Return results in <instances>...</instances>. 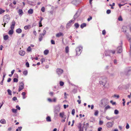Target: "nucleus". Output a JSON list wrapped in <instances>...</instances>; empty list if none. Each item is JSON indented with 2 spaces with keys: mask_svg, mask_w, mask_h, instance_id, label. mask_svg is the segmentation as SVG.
<instances>
[{
  "mask_svg": "<svg viewBox=\"0 0 131 131\" xmlns=\"http://www.w3.org/2000/svg\"><path fill=\"white\" fill-rule=\"evenodd\" d=\"M46 121L48 122H50L51 121V117L49 116H48L46 118Z\"/></svg>",
  "mask_w": 131,
  "mask_h": 131,
  "instance_id": "obj_21",
  "label": "nucleus"
},
{
  "mask_svg": "<svg viewBox=\"0 0 131 131\" xmlns=\"http://www.w3.org/2000/svg\"><path fill=\"white\" fill-rule=\"evenodd\" d=\"M82 48L81 47H79L77 48L76 49L77 55L79 56L81 54L82 51Z\"/></svg>",
  "mask_w": 131,
  "mask_h": 131,
  "instance_id": "obj_4",
  "label": "nucleus"
},
{
  "mask_svg": "<svg viewBox=\"0 0 131 131\" xmlns=\"http://www.w3.org/2000/svg\"><path fill=\"white\" fill-rule=\"evenodd\" d=\"M26 66L27 67H29V64L28 62H27L26 63Z\"/></svg>",
  "mask_w": 131,
  "mask_h": 131,
  "instance_id": "obj_53",
  "label": "nucleus"
},
{
  "mask_svg": "<svg viewBox=\"0 0 131 131\" xmlns=\"http://www.w3.org/2000/svg\"><path fill=\"white\" fill-rule=\"evenodd\" d=\"M11 78H9L8 79V80H7V82H9L11 81Z\"/></svg>",
  "mask_w": 131,
  "mask_h": 131,
  "instance_id": "obj_63",
  "label": "nucleus"
},
{
  "mask_svg": "<svg viewBox=\"0 0 131 131\" xmlns=\"http://www.w3.org/2000/svg\"><path fill=\"white\" fill-rule=\"evenodd\" d=\"M107 52L109 53H112L113 54H114L115 52V51L114 50H109Z\"/></svg>",
  "mask_w": 131,
  "mask_h": 131,
  "instance_id": "obj_28",
  "label": "nucleus"
},
{
  "mask_svg": "<svg viewBox=\"0 0 131 131\" xmlns=\"http://www.w3.org/2000/svg\"><path fill=\"white\" fill-rule=\"evenodd\" d=\"M30 27V26L29 25L28 26H25L24 27V28L25 30L28 29Z\"/></svg>",
  "mask_w": 131,
  "mask_h": 131,
  "instance_id": "obj_25",
  "label": "nucleus"
},
{
  "mask_svg": "<svg viewBox=\"0 0 131 131\" xmlns=\"http://www.w3.org/2000/svg\"><path fill=\"white\" fill-rule=\"evenodd\" d=\"M3 38L4 40H6L8 39V35H5L4 36Z\"/></svg>",
  "mask_w": 131,
  "mask_h": 131,
  "instance_id": "obj_27",
  "label": "nucleus"
},
{
  "mask_svg": "<svg viewBox=\"0 0 131 131\" xmlns=\"http://www.w3.org/2000/svg\"><path fill=\"white\" fill-rule=\"evenodd\" d=\"M114 124V122L113 121L112 122H108L106 124V126L108 128L112 127L113 125Z\"/></svg>",
  "mask_w": 131,
  "mask_h": 131,
  "instance_id": "obj_9",
  "label": "nucleus"
},
{
  "mask_svg": "<svg viewBox=\"0 0 131 131\" xmlns=\"http://www.w3.org/2000/svg\"><path fill=\"white\" fill-rule=\"evenodd\" d=\"M106 118L108 119V120H111V119H113V117H109L108 116H107L106 117Z\"/></svg>",
  "mask_w": 131,
  "mask_h": 131,
  "instance_id": "obj_42",
  "label": "nucleus"
},
{
  "mask_svg": "<svg viewBox=\"0 0 131 131\" xmlns=\"http://www.w3.org/2000/svg\"><path fill=\"white\" fill-rule=\"evenodd\" d=\"M79 16V15L78 14V12H77L75 15H74L73 18L74 19L73 20L74 21V20L76 18H77Z\"/></svg>",
  "mask_w": 131,
  "mask_h": 131,
  "instance_id": "obj_17",
  "label": "nucleus"
},
{
  "mask_svg": "<svg viewBox=\"0 0 131 131\" xmlns=\"http://www.w3.org/2000/svg\"><path fill=\"white\" fill-rule=\"evenodd\" d=\"M92 19V17H90L89 18L87 19V20L88 21H89L90 20H91Z\"/></svg>",
  "mask_w": 131,
  "mask_h": 131,
  "instance_id": "obj_60",
  "label": "nucleus"
},
{
  "mask_svg": "<svg viewBox=\"0 0 131 131\" xmlns=\"http://www.w3.org/2000/svg\"><path fill=\"white\" fill-rule=\"evenodd\" d=\"M27 70H25L23 72V73L25 75H26L27 74Z\"/></svg>",
  "mask_w": 131,
  "mask_h": 131,
  "instance_id": "obj_34",
  "label": "nucleus"
},
{
  "mask_svg": "<svg viewBox=\"0 0 131 131\" xmlns=\"http://www.w3.org/2000/svg\"><path fill=\"white\" fill-rule=\"evenodd\" d=\"M111 10L110 9H108L106 11V13L107 14H109L110 13Z\"/></svg>",
  "mask_w": 131,
  "mask_h": 131,
  "instance_id": "obj_46",
  "label": "nucleus"
},
{
  "mask_svg": "<svg viewBox=\"0 0 131 131\" xmlns=\"http://www.w3.org/2000/svg\"><path fill=\"white\" fill-rule=\"evenodd\" d=\"M16 32L18 34H20L22 30L20 28H18L16 30Z\"/></svg>",
  "mask_w": 131,
  "mask_h": 131,
  "instance_id": "obj_18",
  "label": "nucleus"
},
{
  "mask_svg": "<svg viewBox=\"0 0 131 131\" xmlns=\"http://www.w3.org/2000/svg\"><path fill=\"white\" fill-rule=\"evenodd\" d=\"M129 126L128 123H127L126 126V128L127 129H128L129 128Z\"/></svg>",
  "mask_w": 131,
  "mask_h": 131,
  "instance_id": "obj_57",
  "label": "nucleus"
},
{
  "mask_svg": "<svg viewBox=\"0 0 131 131\" xmlns=\"http://www.w3.org/2000/svg\"><path fill=\"white\" fill-rule=\"evenodd\" d=\"M41 11L43 12H44L45 11V8L44 7H42L41 9Z\"/></svg>",
  "mask_w": 131,
  "mask_h": 131,
  "instance_id": "obj_47",
  "label": "nucleus"
},
{
  "mask_svg": "<svg viewBox=\"0 0 131 131\" xmlns=\"http://www.w3.org/2000/svg\"><path fill=\"white\" fill-rule=\"evenodd\" d=\"M49 94L51 96H52L53 95V92H51L49 93Z\"/></svg>",
  "mask_w": 131,
  "mask_h": 131,
  "instance_id": "obj_56",
  "label": "nucleus"
},
{
  "mask_svg": "<svg viewBox=\"0 0 131 131\" xmlns=\"http://www.w3.org/2000/svg\"><path fill=\"white\" fill-rule=\"evenodd\" d=\"M31 49L30 46L27 49V51H31Z\"/></svg>",
  "mask_w": 131,
  "mask_h": 131,
  "instance_id": "obj_44",
  "label": "nucleus"
},
{
  "mask_svg": "<svg viewBox=\"0 0 131 131\" xmlns=\"http://www.w3.org/2000/svg\"><path fill=\"white\" fill-rule=\"evenodd\" d=\"M51 43L52 44L54 45L55 44V42L53 40H51Z\"/></svg>",
  "mask_w": 131,
  "mask_h": 131,
  "instance_id": "obj_52",
  "label": "nucleus"
},
{
  "mask_svg": "<svg viewBox=\"0 0 131 131\" xmlns=\"http://www.w3.org/2000/svg\"><path fill=\"white\" fill-rule=\"evenodd\" d=\"M102 127H99L98 128V131H101V130L102 129Z\"/></svg>",
  "mask_w": 131,
  "mask_h": 131,
  "instance_id": "obj_64",
  "label": "nucleus"
},
{
  "mask_svg": "<svg viewBox=\"0 0 131 131\" xmlns=\"http://www.w3.org/2000/svg\"><path fill=\"white\" fill-rule=\"evenodd\" d=\"M117 52L118 53H121L122 51V46H119L117 48Z\"/></svg>",
  "mask_w": 131,
  "mask_h": 131,
  "instance_id": "obj_11",
  "label": "nucleus"
},
{
  "mask_svg": "<svg viewBox=\"0 0 131 131\" xmlns=\"http://www.w3.org/2000/svg\"><path fill=\"white\" fill-rule=\"evenodd\" d=\"M25 51L22 50H21L19 51V54L21 56H24L25 54Z\"/></svg>",
  "mask_w": 131,
  "mask_h": 131,
  "instance_id": "obj_13",
  "label": "nucleus"
},
{
  "mask_svg": "<svg viewBox=\"0 0 131 131\" xmlns=\"http://www.w3.org/2000/svg\"><path fill=\"white\" fill-rule=\"evenodd\" d=\"M63 34L61 32H59L56 34V36L57 37H59L61 36H63Z\"/></svg>",
  "mask_w": 131,
  "mask_h": 131,
  "instance_id": "obj_15",
  "label": "nucleus"
},
{
  "mask_svg": "<svg viewBox=\"0 0 131 131\" xmlns=\"http://www.w3.org/2000/svg\"><path fill=\"white\" fill-rule=\"evenodd\" d=\"M3 46L1 45L0 46V50H2L3 49Z\"/></svg>",
  "mask_w": 131,
  "mask_h": 131,
  "instance_id": "obj_62",
  "label": "nucleus"
},
{
  "mask_svg": "<svg viewBox=\"0 0 131 131\" xmlns=\"http://www.w3.org/2000/svg\"><path fill=\"white\" fill-rule=\"evenodd\" d=\"M98 110H96L95 112L94 115L95 116H97L98 115Z\"/></svg>",
  "mask_w": 131,
  "mask_h": 131,
  "instance_id": "obj_39",
  "label": "nucleus"
},
{
  "mask_svg": "<svg viewBox=\"0 0 131 131\" xmlns=\"http://www.w3.org/2000/svg\"><path fill=\"white\" fill-rule=\"evenodd\" d=\"M110 102L113 105H114L116 104V102H113L112 100H111L110 101Z\"/></svg>",
  "mask_w": 131,
  "mask_h": 131,
  "instance_id": "obj_50",
  "label": "nucleus"
},
{
  "mask_svg": "<svg viewBox=\"0 0 131 131\" xmlns=\"http://www.w3.org/2000/svg\"><path fill=\"white\" fill-rule=\"evenodd\" d=\"M108 102V101L107 99H104L101 101V103L104 106L107 105Z\"/></svg>",
  "mask_w": 131,
  "mask_h": 131,
  "instance_id": "obj_3",
  "label": "nucleus"
},
{
  "mask_svg": "<svg viewBox=\"0 0 131 131\" xmlns=\"http://www.w3.org/2000/svg\"><path fill=\"white\" fill-rule=\"evenodd\" d=\"M114 113L116 115L118 114L119 113V111L117 110H115L114 111Z\"/></svg>",
  "mask_w": 131,
  "mask_h": 131,
  "instance_id": "obj_38",
  "label": "nucleus"
},
{
  "mask_svg": "<svg viewBox=\"0 0 131 131\" xmlns=\"http://www.w3.org/2000/svg\"><path fill=\"white\" fill-rule=\"evenodd\" d=\"M49 50H46L44 51V53L45 55H47L49 53Z\"/></svg>",
  "mask_w": 131,
  "mask_h": 131,
  "instance_id": "obj_32",
  "label": "nucleus"
},
{
  "mask_svg": "<svg viewBox=\"0 0 131 131\" xmlns=\"http://www.w3.org/2000/svg\"><path fill=\"white\" fill-rule=\"evenodd\" d=\"M43 36H43V35H42V34H40L39 35V41H40L42 40V39L43 38Z\"/></svg>",
  "mask_w": 131,
  "mask_h": 131,
  "instance_id": "obj_16",
  "label": "nucleus"
},
{
  "mask_svg": "<svg viewBox=\"0 0 131 131\" xmlns=\"http://www.w3.org/2000/svg\"><path fill=\"white\" fill-rule=\"evenodd\" d=\"M75 110L74 109H73L72 110V112H71V113H72V114L74 115V113H75Z\"/></svg>",
  "mask_w": 131,
  "mask_h": 131,
  "instance_id": "obj_43",
  "label": "nucleus"
},
{
  "mask_svg": "<svg viewBox=\"0 0 131 131\" xmlns=\"http://www.w3.org/2000/svg\"><path fill=\"white\" fill-rule=\"evenodd\" d=\"M64 84V83L62 81H60V85L61 86H63Z\"/></svg>",
  "mask_w": 131,
  "mask_h": 131,
  "instance_id": "obj_45",
  "label": "nucleus"
},
{
  "mask_svg": "<svg viewBox=\"0 0 131 131\" xmlns=\"http://www.w3.org/2000/svg\"><path fill=\"white\" fill-rule=\"evenodd\" d=\"M102 33L103 35H105V34H106V31L105 30H103Z\"/></svg>",
  "mask_w": 131,
  "mask_h": 131,
  "instance_id": "obj_58",
  "label": "nucleus"
},
{
  "mask_svg": "<svg viewBox=\"0 0 131 131\" xmlns=\"http://www.w3.org/2000/svg\"><path fill=\"white\" fill-rule=\"evenodd\" d=\"M12 99H13V100L14 101H16L17 100V97L15 96L13 97Z\"/></svg>",
  "mask_w": 131,
  "mask_h": 131,
  "instance_id": "obj_55",
  "label": "nucleus"
},
{
  "mask_svg": "<svg viewBox=\"0 0 131 131\" xmlns=\"http://www.w3.org/2000/svg\"><path fill=\"white\" fill-rule=\"evenodd\" d=\"M22 127H18V128L16 129V131H18L19 130L20 131H21V129H22Z\"/></svg>",
  "mask_w": 131,
  "mask_h": 131,
  "instance_id": "obj_35",
  "label": "nucleus"
},
{
  "mask_svg": "<svg viewBox=\"0 0 131 131\" xmlns=\"http://www.w3.org/2000/svg\"><path fill=\"white\" fill-rule=\"evenodd\" d=\"M14 32L13 30L11 29L8 32V34L9 35H12Z\"/></svg>",
  "mask_w": 131,
  "mask_h": 131,
  "instance_id": "obj_22",
  "label": "nucleus"
},
{
  "mask_svg": "<svg viewBox=\"0 0 131 131\" xmlns=\"http://www.w3.org/2000/svg\"><path fill=\"white\" fill-rule=\"evenodd\" d=\"M15 23L14 21H13L11 25L10 28L11 29L13 30L14 28V26L15 25Z\"/></svg>",
  "mask_w": 131,
  "mask_h": 131,
  "instance_id": "obj_12",
  "label": "nucleus"
},
{
  "mask_svg": "<svg viewBox=\"0 0 131 131\" xmlns=\"http://www.w3.org/2000/svg\"><path fill=\"white\" fill-rule=\"evenodd\" d=\"M86 26V24L85 23H83V24H82L81 26H80V27H81V28H82V29H83L84 27H85Z\"/></svg>",
  "mask_w": 131,
  "mask_h": 131,
  "instance_id": "obj_23",
  "label": "nucleus"
},
{
  "mask_svg": "<svg viewBox=\"0 0 131 131\" xmlns=\"http://www.w3.org/2000/svg\"><path fill=\"white\" fill-rule=\"evenodd\" d=\"M103 123V122L101 121H99V124L100 125H102Z\"/></svg>",
  "mask_w": 131,
  "mask_h": 131,
  "instance_id": "obj_61",
  "label": "nucleus"
},
{
  "mask_svg": "<svg viewBox=\"0 0 131 131\" xmlns=\"http://www.w3.org/2000/svg\"><path fill=\"white\" fill-rule=\"evenodd\" d=\"M107 79L106 78H104L102 79L101 81H100V84H102L103 86H104L107 83Z\"/></svg>",
  "mask_w": 131,
  "mask_h": 131,
  "instance_id": "obj_5",
  "label": "nucleus"
},
{
  "mask_svg": "<svg viewBox=\"0 0 131 131\" xmlns=\"http://www.w3.org/2000/svg\"><path fill=\"white\" fill-rule=\"evenodd\" d=\"M16 108H17V109H18L19 110H20V107H19L18 105H16Z\"/></svg>",
  "mask_w": 131,
  "mask_h": 131,
  "instance_id": "obj_59",
  "label": "nucleus"
},
{
  "mask_svg": "<svg viewBox=\"0 0 131 131\" xmlns=\"http://www.w3.org/2000/svg\"><path fill=\"white\" fill-rule=\"evenodd\" d=\"M10 17L8 15H6L4 16L3 18V21L5 23V24H6L9 21L10 19Z\"/></svg>",
  "mask_w": 131,
  "mask_h": 131,
  "instance_id": "obj_1",
  "label": "nucleus"
},
{
  "mask_svg": "<svg viewBox=\"0 0 131 131\" xmlns=\"http://www.w3.org/2000/svg\"><path fill=\"white\" fill-rule=\"evenodd\" d=\"M118 20L119 21H122L123 19L121 16H120L118 18Z\"/></svg>",
  "mask_w": 131,
  "mask_h": 131,
  "instance_id": "obj_51",
  "label": "nucleus"
},
{
  "mask_svg": "<svg viewBox=\"0 0 131 131\" xmlns=\"http://www.w3.org/2000/svg\"><path fill=\"white\" fill-rule=\"evenodd\" d=\"M1 123L2 124H5L6 123V121L4 119H1L0 121Z\"/></svg>",
  "mask_w": 131,
  "mask_h": 131,
  "instance_id": "obj_24",
  "label": "nucleus"
},
{
  "mask_svg": "<svg viewBox=\"0 0 131 131\" xmlns=\"http://www.w3.org/2000/svg\"><path fill=\"white\" fill-rule=\"evenodd\" d=\"M5 12V10L1 8H0V14H2Z\"/></svg>",
  "mask_w": 131,
  "mask_h": 131,
  "instance_id": "obj_40",
  "label": "nucleus"
},
{
  "mask_svg": "<svg viewBox=\"0 0 131 131\" xmlns=\"http://www.w3.org/2000/svg\"><path fill=\"white\" fill-rule=\"evenodd\" d=\"M28 13L29 14H32L33 13V9H30L28 11Z\"/></svg>",
  "mask_w": 131,
  "mask_h": 131,
  "instance_id": "obj_31",
  "label": "nucleus"
},
{
  "mask_svg": "<svg viewBox=\"0 0 131 131\" xmlns=\"http://www.w3.org/2000/svg\"><path fill=\"white\" fill-rule=\"evenodd\" d=\"M26 93L24 92H23L21 93V95L23 96V99H25L26 96Z\"/></svg>",
  "mask_w": 131,
  "mask_h": 131,
  "instance_id": "obj_20",
  "label": "nucleus"
},
{
  "mask_svg": "<svg viewBox=\"0 0 131 131\" xmlns=\"http://www.w3.org/2000/svg\"><path fill=\"white\" fill-rule=\"evenodd\" d=\"M12 112L14 113H16L17 111V109H12Z\"/></svg>",
  "mask_w": 131,
  "mask_h": 131,
  "instance_id": "obj_41",
  "label": "nucleus"
},
{
  "mask_svg": "<svg viewBox=\"0 0 131 131\" xmlns=\"http://www.w3.org/2000/svg\"><path fill=\"white\" fill-rule=\"evenodd\" d=\"M24 88V84L23 82H21L20 83V84L19 85V88L18 91L19 92L22 90Z\"/></svg>",
  "mask_w": 131,
  "mask_h": 131,
  "instance_id": "obj_7",
  "label": "nucleus"
},
{
  "mask_svg": "<svg viewBox=\"0 0 131 131\" xmlns=\"http://www.w3.org/2000/svg\"><path fill=\"white\" fill-rule=\"evenodd\" d=\"M7 91L9 95H12V92L11 90L9 89H8L7 90Z\"/></svg>",
  "mask_w": 131,
  "mask_h": 131,
  "instance_id": "obj_33",
  "label": "nucleus"
},
{
  "mask_svg": "<svg viewBox=\"0 0 131 131\" xmlns=\"http://www.w3.org/2000/svg\"><path fill=\"white\" fill-rule=\"evenodd\" d=\"M74 23V21L73 20V19L70 20L68 23L66 25V27L67 28L69 27L70 26H71L72 24L71 23Z\"/></svg>",
  "mask_w": 131,
  "mask_h": 131,
  "instance_id": "obj_8",
  "label": "nucleus"
},
{
  "mask_svg": "<svg viewBox=\"0 0 131 131\" xmlns=\"http://www.w3.org/2000/svg\"><path fill=\"white\" fill-rule=\"evenodd\" d=\"M82 124L81 123H79L78 126V128L79 129V131H83V127H82Z\"/></svg>",
  "mask_w": 131,
  "mask_h": 131,
  "instance_id": "obj_14",
  "label": "nucleus"
},
{
  "mask_svg": "<svg viewBox=\"0 0 131 131\" xmlns=\"http://www.w3.org/2000/svg\"><path fill=\"white\" fill-rule=\"evenodd\" d=\"M13 81L14 82H17L18 79L16 78H14V79Z\"/></svg>",
  "mask_w": 131,
  "mask_h": 131,
  "instance_id": "obj_49",
  "label": "nucleus"
},
{
  "mask_svg": "<svg viewBox=\"0 0 131 131\" xmlns=\"http://www.w3.org/2000/svg\"><path fill=\"white\" fill-rule=\"evenodd\" d=\"M47 100L49 102H52V99L50 98H48L47 99Z\"/></svg>",
  "mask_w": 131,
  "mask_h": 131,
  "instance_id": "obj_54",
  "label": "nucleus"
},
{
  "mask_svg": "<svg viewBox=\"0 0 131 131\" xmlns=\"http://www.w3.org/2000/svg\"><path fill=\"white\" fill-rule=\"evenodd\" d=\"M63 70L61 69L58 68L56 70L57 73L59 76L63 73Z\"/></svg>",
  "mask_w": 131,
  "mask_h": 131,
  "instance_id": "obj_6",
  "label": "nucleus"
},
{
  "mask_svg": "<svg viewBox=\"0 0 131 131\" xmlns=\"http://www.w3.org/2000/svg\"><path fill=\"white\" fill-rule=\"evenodd\" d=\"M86 127H85V130H86L88 128L89 126V124L88 123H86Z\"/></svg>",
  "mask_w": 131,
  "mask_h": 131,
  "instance_id": "obj_36",
  "label": "nucleus"
},
{
  "mask_svg": "<svg viewBox=\"0 0 131 131\" xmlns=\"http://www.w3.org/2000/svg\"><path fill=\"white\" fill-rule=\"evenodd\" d=\"M111 107L109 105H107L106 106L105 108V111H106L108 109H110L111 108Z\"/></svg>",
  "mask_w": 131,
  "mask_h": 131,
  "instance_id": "obj_29",
  "label": "nucleus"
},
{
  "mask_svg": "<svg viewBox=\"0 0 131 131\" xmlns=\"http://www.w3.org/2000/svg\"><path fill=\"white\" fill-rule=\"evenodd\" d=\"M60 110V107L59 106L57 105L55 107L54 113V116H57V115L58 113L59 112Z\"/></svg>",
  "mask_w": 131,
  "mask_h": 131,
  "instance_id": "obj_2",
  "label": "nucleus"
},
{
  "mask_svg": "<svg viewBox=\"0 0 131 131\" xmlns=\"http://www.w3.org/2000/svg\"><path fill=\"white\" fill-rule=\"evenodd\" d=\"M59 115L62 118H63L64 119H65L66 118L67 116L64 115V112L60 113Z\"/></svg>",
  "mask_w": 131,
  "mask_h": 131,
  "instance_id": "obj_10",
  "label": "nucleus"
},
{
  "mask_svg": "<svg viewBox=\"0 0 131 131\" xmlns=\"http://www.w3.org/2000/svg\"><path fill=\"white\" fill-rule=\"evenodd\" d=\"M46 33V31L44 29L43 31V33L42 35H43V36H44V35H45Z\"/></svg>",
  "mask_w": 131,
  "mask_h": 131,
  "instance_id": "obj_48",
  "label": "nucleus"
},
{
  "mask_svg": "<svg viewBox=\"0 0 131 131\" xmlns=\"http://www.w3.org/2000/svg\"><path fill=\"white\" fill-rule=\"evenodd\" d=\"M74 26L75 28H78L79 27V25L78 23H77L75 24Z\"/></svg>",
  "mask_w": 131,
  "mask_h": 131,
  "instance_id": "obj_30",
  "label": "nucleus"
},
{
  "mask_svg": "<svg viewBox=\"0 0 131 131\" xmlns=\"http://www.w3.org/2000/svg\"><path fill=\"white\" fill-rule=\"evenodd\" d=\"M45 58H43L41 59V61L42 63L43 62H45Z\"/></svg>",
  "mask_w": 131,
  "mask_h": 131,
  "instance_id": "obj_37",
  "label": "nucleus"
},
{
  "mask_svg": "<svg viewBox=\"0 0 131 131\" xmlns=\"http://www.w3.org/2000/svg\"><path fill=\"white\" fill-rule=\"evenodd\" d=\"M69 47L67 46L65 48V52L66 53H68L69 52Z\"/></svg>",
  "mask_w": 131,
  "mask_h": 131,
  "instance_id": "obj_26",
  "label": "nucleus"
},
{
  "mask_svg": "<svg viewBox=\"0 0 131 131\" xmlns=\"http://www.w3.org/2000/svg\"><path fill=\"white\" fill-rule=\"evenodd\" d=\"M18 13L19 15L21 16L23 14V10L21 9H19L18 10Z\"/></svg>",
  "mask_w": 131,
  "mask_h": 131,
  "instance_id": "obj_19",
  "label": "nucleus"
}]
</instances>
